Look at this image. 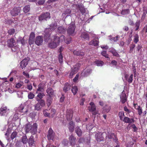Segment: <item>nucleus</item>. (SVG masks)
<instances>
[{
	"label": "nucleus",
	"instance_id": "nucleus-1",
	"mask_svg": "<svg viewBox=\"0 0 147 147\" xmlns=\"http://www.w3.org/2000/svg\"><path fill=\"white\" fill-rule=\"evenodd\" d=\"M53 41H51L48 44V46L51 49L56 48L59 44V41L58 36L55 35L53 36Z\"/></svg>",
	"mask_w": 147,
	"mask_h": 147
},
{
	"label": "nucleus",
	"instance_id": "nucleus-2",
	"mask_svg": "<svg viewBox=\"0 0 147 147\" xmlns=\"http://www.w3.org/2000/svg\"><path fill=\"white\" fill-rule=\"evenodd\" d=\"M76 26L75 24L73 23H71L68 26L67 29V34L70 35H74Z\"/></svg>",
	"mask_w": 147,
	"mask_h": 147
},
{
	"label": "nucleus",
	"instance_id": "nucleus-3",
	"mask_svg": "<svg viewBox=\"0 0 147 147\" xmlns=\"http://www.w3.org/2000/svg\"><path fill=\"white\" fill-rule=\"evenodd\" d=\"M51 18L50 14L49 12H46L42 13L38 17L39 20L40 21L47 20Z\"/></svg>",
	"mask_w": 147,
	"mask_h": 147
},
{
	"label": "nucleus",
	"instance_id": "nucleus-4",
	"mask_svg": "<svg viewBox=\"0 0 147 147\" xmlns=\"http://www.w3.org/2000/svg\"><path fill=\"white\" fill-rule=\"evenodd\" d=\"M51 31H50V29L46 28L45 31V34L44 35V39L45 42H47L51 39Z\"/></svg>",
	"mask_w": 147,
	"mask_h": 147
},
{
	"label": "nucleus",
	"instance_id": "nucleus-5",
	"mask_svg": "<svg viewBox=\"0 0 147 147\" xmlns=\"http://www.w3.org/2000/svg\"><path fill=\"white\" fill-rule=\"evenodd\" d=\"M45 105V101L41 100L40 101H38L37 103L34 106V109L37 111H39Z\"/></svg>",
	"mask_w": 147,
	"mask_h": 147
},
{
	"label": "nucleus",
	"instance_id": "nucleus-6",
	"mask_svg": "<svg viewBox=\"0 0 147 147\" xmlns=\"http://www.w3.org/2000/svg\"><path fill=\"white\" fill-rule=\"evenodd\" d=\"M47 136L49 140H54L55 137V133L51 128H50L48 130Z\"/></svg>",
	"mask_w": 147,
	"mask_h": 147
},
{
	"label": "nucleus",
	"instance_id": "nucleus-7",
	"mask_svg": "<svg viewBox=\"0 0 147 147\" xmlns=\"http://www.w3.org/2000/svg\"><path fill=\"white\" fill-rule=\"evenodd\" d=\"M9 112V109L7 107H2L0 109V115L1 116H6Z\"/></svg>",
	"mask_w": 147,
	"mask_h": 147
},
{
	"label": "nucleus",
	"instance_id": "nucleus-8",
	"mask_svg": "<svg viewBox=\"0 0 147 147\" xmlns=\"http://www.w3.org/2000/svg\"><path fill=\"white\" fill-rule=\"evenodd\" d=\"M21 10L20 7H15L11 11V13L12 16H16L19 15Z\"/></svg>",
	"mask_w": 147,
	"mask_h": 147
},
{
	"label": "nucleus",
	"instance_id": "nucleus-9",
	"mask_svg": "<svg viewBox=\"0 0 147 147\" xmlns=\"http://www.w3.org/2000/svg\"><path fill=\"white\" fill-rule=\"evenodd\" d=\"M90 106L89 107L88 110L89 111L91 112H92V114L93 115H96L97 112L96 111V107L94 103L91 102L90 103Z\"/></svg>",
	"mask_w": 147,
	"mask_h": 147
},
{
	"label": "nucleus",
	"instance_id": "nucleus-10",
	"mask_svg": "<svg viewBox=\"0 0 147 147\" xmlns=\"http://www.w3.org/2000/svg\"><path fill=\"white\" fill-rule=\"evenodd\" d=\"M43 41L42 36H38L36 37L35 42L37 45L39 46L42 45Z\"/></svg>",
	"mask_w": 147,
	"mask_h": 147
},
{
	"label": "nucleus",
	"instance_id": "nucleus-11",
	"mask_svg": "<svg viewBox=\"0 0 147 147\" xmlns=\"http://www.w3.org/2000/svg\"><path fill=\"white\" fill-rule=\"evenodd\" d=\"M35 37V34L34 32H32L30 33L28 39V43L29 45H31L34 44Z\"/></svg>",
	"mask_w": 147,
	"mask_h": 147
},
{
	"label": "nucleus",
	"instance_id": "nucleus-12",
	"mask_svg": "<svg viewBox=\"0 0 147 147\" xmlns=\"http://www.w3.org/2000/svg\"><path fill=\"white\" fill-rule=\"evenodd\" d=\"M73 113V111L72 110L69 109L67 110L66 117L68 121H70L72 119Z\"/></svg>",
	"mask_w": 147,
	"mask_h": 147
},
{
	"label": "nucleus",
	"instance_id": "nucleus-13",
	"mask_svg": "<svg viewBox=\"0 0 147 147\" xmlns=\"http://www.w3.org/2000/svg\"><path fill=\"white\" fill-rule=\"evenodd\" d=\"M19 112L23 113L24 114L26 113L28 111L27 107L26 106L21 105L18 108Z\"/></svg>",
	"mask_w": 147,
	"mask_h": 147
},
{
	"label": "nucleus",
	"instance_id": "nucleus-14",
	"mask_svg": "<svg viewBox=\"0 0 147 147\" xmlns=\"http://www.w3.org/2000/svg\"><path fill=\"white\" fill-rule=\"evenodd\" d=\"M28 58H26L21 61L20 63V67L23 69L28 64V62L29 61Z\"/></svg>",
	"mask_w": 147,
	"mask_h": 147
},
{
	"label": "nucleus",
	"instance_id": "nucleus-15",
	"mask_svg": "<svg viewBox=\"0 0 147 147\" xmlns=\"http://www.w3.org/2000/svg\"><path fill=\"white\" fill-rule=\"evenodd\" d=\"M45 86V83L44 82H42L38 85L37 90L38 91L43 92L44 91Z\"/></svg>",
	"mask_w": 147,
	"mask_h": 147
},
{
	"label": "nucleus",
	"instance_id": "nucleus-16",
	"mask_svg": "<svg viewBox=\"0 0 147 147\" xmlns=\"http://www.w3.org/2000/svg\"><path fill=\"white\" fill-rule=\"evenodd\" d=\"M37 130V125L36 123H34L32 125L31 129L30 132L33 135L35 134Z\"/></svg>",
	"mask_w": 147,
	"mask_h": 147
},
{
	"label": "nucleus",
	"instance_id": "nucleus-17",
	"mask_svg": "<svg viewBox=\"0 0 147 147\" xmlns=\"http://www.w3.org/2000/svg\"><path fill=\"white\" fill-rule=\"evenodd\" d=\"M92 72V69L90 68H86L82 73V75L84 76H87Z\"/></svg>",
	"mask_w": 147,
	"mask_h": 147
},
{
	"label": "nucleus",
	"instance_id": "nucleus-18",
	"mask_svg": "<svg viewBox=\"0 0 147 147\" xmlns=\"http://www.w3.org/2000/svg\"><path fill=\"white\" fill-rule=\"evenodd\" d=\"M45 96V94L43 93L39 92L35 97L36 100L37 101H40L41 100L45 101L42 99L43 97Z\"/></svg>",
	"mask_w": 147,
	"mask_h": 147
},
{
	"label": "nucleus",
	"instance_id": "nucleus-19",
	"mask_svg": "<svg viewBox=\"0 0 147 147\" xmlns=\"http://www.w3.org/2000/svg\"><path fill=\"white\" fill-rule=\"evenodd\" d=\"M76 140V138L73 135H71L70 136L69 138V141L71 146H74Z\"/></svg>",
	"mask_w": 147,
	"mask_h": 147
},
{
	"label": "nucleus",
	"instance_id": "nucleus-20",
	"mask_svg": "<svg viewBox=\"0 0 147 147\" xmlns=\"http://www.w3.org/2000/svg\"><path fill=\"white\" fill-rule=\"evenodd\" d=\"M28 143L30 146H34L35 145L34 139L33 136H31L28 139Z\"/></svg>",
	"mask_w": 147,
	"mask_h": 147
},
{
	"label": "nucleus",
	"instance_id": "nucleus-21",
	"mask_svg": "<svg viewBox=\"0 0 147 147\" xmlns=\"http://www.w3.org/2000/svg\"><path fill=\"white\" fill-rule=\"evenodd\" d=\"M123 122L126 123H130L134 121L133 119H130L127 117H125L122 120Z\"/></svg>",
	"mask_w": 147,
	"mask_h": 147
},
{
	"label": "nucleus",
	"instance_id": "nucleus-22",
	"mask_svg": "<svg viewBox=\"0 0 147 147\" xmlns=\"http://www.w3.org/2000/svg\"><path fill=\"white\" fill-rule=\"evenodd\" d=\"M8 46L10 47H13L16 45V42L13 38H12L7 41Z\"/></svg>",
	"mask_w": 147,
	"mask_h": 147
},
{
	"label": "nucleus",
	"instance_id": "nucleus-23",
	"mask_svg": "<svg viewBox=\"0 0 147 147\" xmlns=\"http://www.w3.org/2000/svg\"><path fill=\"white\" fill-rule=\"evenodd\" d=\"M76 133L79 137L82 136V131L80 128L79 127L77 126L75 128Z\"/></svg>",
	"mask_w": 147,
	"mask_h": 147
},
{
	"label": "nucleus",
	"instance_id": "nucleus-24",
	"mask_svg": "<svg viewBox=\"0 0 147 147\" xmlns=\"http://www.w3.org/2000/svg\"><path fill=\"white\" fill-rule=\"evenodd\" d=\"M121 101L123 104L124 103L127 101V97L126 94L123 92H122L120 96Z\"/></svg>",
	"mask_w": 147,
	"mask_h": 147
},
{
	"label": "nucleus",
	"instance_id": "nucleus-25",
	"mask_svg": "<svg viewBox=\"0 0 147 147\" xmlns=\"http://www.w3.org/2000/svg\"><path fill=\"white\" fill-rule=\"evenodd\" d=\"M99 41L98 40L94 39L91 41L89 43V45H93L94 46H97L98 45Z\"/></svg>",
	"mask_w": 147,
	"mask_h": 147
},
{
	"label": "nucleus",
	"instance_id": "nucleus-26",
	"mask_svg": "<svg viewBox=\"0 0 147 147\" xmlns=\"http://www.w3.org/2000/svg\"><path fill=\"white\" fill-rule=\"evenodd\" d=\"M73 53L74 55L79 56H82L84 55V53L80 50L78 51L75 50L74 51Z\"/></svg>",
	"mask_w": 147,
	"mask_h": 147
},
{
	"label": "nucleus",
	"instance_id": "nucleus-27",
	"mask_svg": "<svg viewBox=\"0 0 147 147\" xmlns=\"http://www.w3.org/2000/svg\"><path fill=\"white\" fill-rule=\"evenodd\" d=\"M80 66V63H77L73 67V68H72L71 69L74 71V72L76 73L78 72V70Z\"/></svg>",
	"mask_w": 147,
	"mask_h": 147
},
{
	"label": "nucleus",
	"instance_id": "nucleus-28",
	"mask_svg": "<svg viewBox=\"0 0 147 147\" xmlns=\"http://www.w3.org/2000/svg\"><path fill=\"white\" fill-rule=\"evenodd\" d=\"M109 52L111 53L113 56L116 57H119V55L116 50L112 48L109 49Z\"/></svg>",
	"mask_w": 147,
	"mask_h": 147
},
{
	"label": "nucleus",
	"instance_id": "nucleus-29",
	"mask_svg": "<svg viewBox=\"0 0 147 147\" xmlns=\"http://www.w3.org/2000/svg\"><path fill=\"white\" fill-rule=\"evenodd\" d=\"M74 124L72 121H70L69 124V131L71 132H72L74 130Z\"/></svg>",
	"mask_w": 147,
	"mask_h": 147
},
{
	"label": "nucleus",
	"instance_id": "nucleus-30",
	"mask_svg": "<svg viewBox=\"0 0 147 147\" xmlns=\"http://www.w3.org/2000/svg\"><path fill=\"white\" fill-rule=\"evenodd\" d=\"M59 38V43L60 42L63 41H65V43L67 44H68L70 43V42L69 40H67L65 38V36L63 35H62L60 36V37H58Z\"/></svg>",
	"mask_w": 147,
	"mask_h": 147
},
{
	"label": "nucleus",
	"instance_id": "nucleus-31",
	"mask_svg": "<svg viewBox=\"0 0 147 147\" xmlns=\"http://www.w3.org/2000/svg\"><path fill=\"white\" fill-rule=\"evenodd\" d=\"M31 124L30 123H28L25 125V129L26 133L29 132L31 130Z\"/></svg>",
	"mask_w": 147,
	"mask_h": 147
},
{
	"label": "nucleus",
	"instance_id": "nucleus-32",
	"mask_svg": "<svg viewBox=\"0 0 147 147\" xmlns=\"http://www.w3.org/2000/svg\"><path fill=\"white\" fill-rule=\"evenodd\" d=\"M81 38L86 40H88L89 39L88 34L86 32H82L81 35Z\"/></svg>",
	"mask_w": 147,
	"mask_h": 147
},
{
	"label": "nucleus",
	"instance_id": "nucleus-33",
	"mask_svg": "<svg viewBox=\"0 0 147 147\" xmlns=\"http://www.w3.org/2000/svg\"><path fill=\"white\" fill-rule=\"evenodd\" d=\"M57 26V24L55 22L54 23H53L50 25V28H48L50 29V31L53 30L56 28Z\"/></svg>",
	"mask_w": 147,
	"mask_h": 147
},
{
	"label": "nucleus",
	"instance_id": "nucleus-34",
	"mask_svg": "<svg viewBox=\"0 0 147 147\" xmlns=\"http://www.w3.org/2000/svg\"><path fill=\"white\" fill-rule=\"evenodd\" d=\"M46 92L49 96H51V95H53L54 93V90L51 88H49L46 90Z\"/></svg>",
	"mask_w": 147,
	"mask_h": 147
},
{
	"label": "nucleus",
	"instance_id": "nucleus-35",
	"mask_svg": "<svg viewBox=\"0 0 147 147\" xmlns=\"http://www.w3.org/2000/svg\"><path fill=\"white\" fill-rule=\"evenodd\" d=\"M57 31L59 33H64L65 31V29L62 26H60L58 28Z\"/></svg>",
	"mask_w": 147,
	"mask_h": 147
},
{
	"label": "nucleus",
	"instance_id": "nucleus-36",
	"mask_svg": "<svg viewBox=\"0 0 147 147\" xmlns=\"http://www.w3.org/2000/svg\"><path fill=\"white\" fill-rule=\"evenodd\" d=\"M70 86L68 83H66L63 88V90L64 92H66L70 90Z\"/></svg>",
	"mask_w": 147,
	"mask_h": 147
},
{
	"label": "nucleus",
	"instance_id": "nucleus-37",
	"mask_svg": "<svg viewBox=\"0 0 147 147\" xmlns=\"http://www.w3.org/2000/svg\"><path fill=\"white\" fill-rule=\"evenodd\" d=\"M96 139L97 141L100 142L103 140L104 138L102 134L97 135H96Z\"/></svg>",
	"mask_w": 147,
	"mask_h": 147
},
{
	"label": "nucleus",
	"instance_id": "nucleus-38",
	"mask_svg": "<svg viewBox=\"0 0 147 147\" xmlns=\"http://www.w3.org/2000/svg\"><path fill=\"white\" fill-rule=\"evenodd\" d=\"M17 42L19 43L20 42L22 45H24L25 43V40L24 38H22V37H19L18 39L17 40Z\"/></svg>",
	"mask_w": 147,
	"mask_h": 147
},
{
	"label": "nucleus",
	"instance_id": "nucleus-39",
	"mask_svg": "<svg viewBox=\"0 0 147 147\" xmlns=\"http://www.w3.org/2000/svg\"><path fill=\"white\" fill-rule=\"evenodd\" d=\"M111 109L110 106L107 105H105L103 108L104 112L106 113L109 112L110 111Z\"/></svg>",
	"mask_w": 147,
	"mask_h": 147
},
{
	"label": "nucleus",
	"instance_id": "nucleus-40",
	"mask_svg": "<svg viewBox=\"0 0 147 147\" xmlns=\"http://www.w3.org/2000/svg\"><path fill=\"white\" fill-rule=\"evenodd\" d=\"M28 139L26 135L22 136V142L24 144H26L28 142Z\"/></svg>",
	"mask_w": 147,
	"mask_h": 147
},
{
	"label": "nucleus",
	"instance_id": "nucleus-41",
	"mask_svg": "<svg viewBox=\"0 0 147 147\" xmlns=\"http://www.w3.org/2000/svg\"><path fill=\"white\" fill-rule=\"evenodd\" d=\"M130 11L129 9H123L122 10L121 13L123 15L128 14L129 13Z\"/></svg>",
	"mask_w": 147,
	"mask_h": 147
},
{
	"label": "nucleus",
	"instance_id": "nucleus-42",
	"mask_svg": "<svg viewBox=\"0 0 147 147\" xmlns=\"http://www.w3.org/2000/svg\"><path fill=\"white\" fill-rule=\"evenodd\" d=\"M23 84L24 83L23 82H20L16 84V87L17 88H19L22 87V88H23L24 87V86H23Z\"/></svg>",
	"mask_w": 147,
	"mask_h": 147
},
{
	"label": "nucleus",
	"instance_id": "nucleus-43",
	"mask_svg": "<svg viewBox=\"0 0 147 147\" xmlns=\"http://www.w3.org/2000/svg\"><path fill=\"white\" fill-rule=\"evenodd\" d=\"M78 91V89L77 86H74L72 87L71 91L74 95H75L76 94Z\"/></svg>",
	"mask_w": 147,
	"mask_h": 147
},
{
	"label": "nucleus",
	"instance_id": "nucleus-44",
	"mask_svg": "<svg viewBox=\"0 0 147 147\" xmlns=\"http://www.w3.org/2000/svg\"><path fill=\"white\" fill-rule=\"evenodd\" d=\"M30 10V7L29 5L25 6L23 8V11L25 13L28 12Z\"/></svg>",
	"mask_w": 147,
	"mask_h": 147
},
{
	"label": "nucleus",
	"instance_id": "nucleus-45",
	"mask_svg": "<svg viewBox=\"0 0 147 147\" xmlns=\"http://www.w3.org/2000/svg\"><path fill=\"white\" fill-rule=\"evenodd\" d=\"M47 105L48 106H49L51 105L52 102V98L51 96H49L47 97Z\"/></svg>",
	"mask_w": 147,
	"mask_h": 147
},
{
	"label": "nucleus",
	"instance_id": "nucleus-46",
	"mask_svg": "<svg viewBox=\"0 0 147 147\" xmlns=\"http://www.w3.org/2000/svg\"><path fill=\"white\" fill-rule=\"evenodd\" d=\"M139 36L138 34H136L134 36V42L137 43L139 41Z\"/></svg>",
	"mask_w": 147,
	"mask_h": 147
},
{
	"label": "nucleus",
	"instance_id": "nucleus-47",
	"mask_svg": "<svg viewBox=\"0 0 147 147\" xmlns=\"http://www.w3.org/2000/svg\"><path fill=\"white\" fill-rule=\"evenodd\" d=\"M119 116L120 119L121 120H122L123 119V117L125 116L124 113L122 111L120 112L119 113Z\"/></svg>",
	"mask_w": 147,
	"mask_h": 147
},
{
	"label": "nucleus",
	"instance_id": "nucleus-48",
	"mask_svg": "<svg viewBox=\"0 0 147 147\" xmlns=\"http://www.w3.org/2000/svg\"><path fill=\"white\" fill-rule=\"evenodd\" d=\"M79 9L80 12L82 13V14H83L84 13H85L86 9L83 6H79Z\"/></svg>",
	"mask_w": 147,
	"mask_h": 147
},
{
	"label": "nucleus",
	"instance_id": "nucleus-49",
	"mask_svg": "<svg viewBox=\"0 0 147 147\" xmlns=\"http://www.w3.org/2000/svg\"><path fill=\"white\" fill-rule=\"evenodd\" d=\"M95 63L98 66H102L104 64L103 62L100 61H96Z\"/></svg>",
	"mask_w": 147,
	"mask_h": 147
},
{
	"label": "nucleus",
	"instance_id": "nucleus-50",
	"mask_svg": "<svg viewBox=\"0 0 147 147\" xmlns=\"http://www.w3.org/2000/svg\"><path fill=\"white\" fill-rule=\"evenodd\" d=\"M135 46V45L134 43H132L131 44L130 46V50L129 51V53H132L133 51V49L134 48Z\"/></svg>",
	"mask_w": 147,
	"mask_h": 147
},
{
	"label": "nucleus",
	"instance_id": "nucleus-51",
	"mask_svg": "<svg viewBox=\"0 0 147 147\" xmlns=\"http://www.w3.org/2000/svg\"><path fill=\"white\" fill-rule=\"evenodd\" d=\"M58 59L59 62L61 63H62L63 61V57L61 53H60Z\"/></svg>",
	"mask_w": 147,
	"mask_h": 147
},
{
	"label": "nucleus",
	"instance_id": "nucleus-52",
	"mask_svg": "<svg viewBox=\"0 0 147 147\" xmlns=\"http://www.w3.org/2000/svg\"><path fill=\"white\" fill-rule=\"evenodd\" d=\"M140 22L139 20H138L136 22L135 25V27H136V30H137L139 29L140 25Z\"/></svg>",
	"mask_w": 147,
	"mask_h": 147
},
{
	"label": "nucleus",
	"instance_id": "nucleus-53",
	"mask_svg": "<svg viewBox=\"0 0 147 147\" xmlns=\"http://www.w3.org/2000/svg\"><path fill=\"white\" fill-rule=\"evenodd\" d=\"M34 94L32 92H30L29 94H28V97L29 99H32L34 98Z\"/></svg>",
	"mask_w": 147,
	"mask_h": 147
},
{
	"label": "nucleus",
	"instance_id": "nucleus-54",
	"mask_svg": "<svg viewBox=\"0 0 147 147\" xmlns=\"http://www.w3.org/2000/svg\"><path fill=\"white\" fill-rule=\"evenodd\" d=\"M56 113V111L55 109H51L50 114L51 115V116L52 117H53L55 115Z\"/></svg>",
	"mask_w": 147,
	"mask_h": 147
},
{
	"label": "nucleus",
	"instance_id": "nucleus-55",
	"mask_svg": "<svg viewBox=\"0 0 147 147\" xmlns=\"http://www.w3.org/2000/svg\"><path fill=\"white\" fill-rule=\"evenodd\" d=\"M17 135V133L16 132H13L11 136V138L12 140L14 139L16 136Z\"/></svg>",
	"mask_w": 147,
	"mask_h": 147
},
{
	"label": "nucleus",
	"instance_id": "nucleus-56",
	"mask_svg": "<svg viewBox=\"0 0 147 147\" xmlns=\"http://www.w3.org/2000/svg\"><path fill=\"white\" fill-rule=\"evenodd\" d=\"M102 55L106 58H108V55L107 54L106 51H104L101 52Z\"/></svg>",
	"mask_w": 147,
	"mask_h": 147
},
{
	"label": "nucleus",
	"instance_id": "nucleus-57",
	"mask_svg": "<svg viewBox=\"0 0 147 147\" xmlns=\"http://www.w3.org/2000/svg\"><path fill=\"white\" fill-rule=\"evenodd\" d=\"M129 83H131L133 81V74H131L130 75L128 79L127 80Z\"/></svg>",
	"mask_w": 147,
	"mask_h": 147
},
{
	"label": "nucleus",
	"instance_id": "nucleus-58",
	"mask_svg": "<svg viewBox=\"0 0 147 147\" xmlns=\"http://www.w3.org/2000/svg\"><path fill=\"white\" fill-rule=\"evenodd\" d=\"M15 32V30L14 29H9L8 31V33L10 35H12Z\"/></svg>",
	"mask_w": 147,
	"mask_h": 147
},
{
	"label": "nucleus",
	"instance_id": "nucleus-59",
	"mask_svg": "<svg viewBox=\"0 0 147 147\" xmlns=\"http://www.w3.org/2000/svg\"><path fill=\"white\" fill-rule=\"evenodd\" d=\"M76 73L73 71L72 70H71V71L70 72L69 75V77L70 78H71L73 77V75L75 74Z\"/></svg>",
	"mask_w": 147,
	"mask_h": 147
},
{
	"label": "nucleus",
	"instance_id": "nucleus-60",
	"mask_svg": "<svg viewBox=\"0 0 147 147\" xmlns=\"http://www.w3.org/2000/svg\"><path fill=\"white\" fill-rule=\"evenodd\" d=\"M71 11L70 9H67L65 11L64 14H68L71 13Z\"/></svg>",
	"mask_w": 147,
	"mask_h": 147
},
{
	"label": "nucleus",
	"instance_id": "nucleus-61",
	"mask_svg": "<svg viewBox=\"0 0 147 147\" xmlns=\"http://www.w3.org/2000/svg\"><path fill=\"white\" fill-rule=\"evenodd\" d=\"M138 113L139 115H141L142 113V110L140 106H138L137 108Z\"/></svg>",
	"mask_w": 147,
	"mask_h": 147
},
{
	"label": "nucleus",
	"instance_id": "nucleus-62",
	"mask_svg": "<svg viewBox=\"0 0 147 147\" xmlns=\"http://www.w3.org/2000/svg\"><path fill=\"white\" fill-rule=\"evenodd\" d=\"M118 36H116L114 37H112L111 38V41H113L114 42H116L118 40Z\"/></svg>",
	"mask_w": 147,
	"mask_h": 147
},
{
	"label": "nucleus",
	"instance_id": "nucleus-63",
	"mask_svg": "<svg viewBox=\"0 0 147 147\" xmlns=\"http://www.w3.org/2000/svg\"><path fill=\"white\" fill-rule=\"evenodd\" d=\"M45 0H39L37 3L39 5H42L45 3Z\"/></svg>",
	"mask_w": 147,
	"mask_h": 147
},
{
	"label": "nucleus",
	"instance_id": "nucleus-64",
	"mask_svg": "<svg viewBox=\"0 0 147 147\" xmlns=\"http://www.w3.org/2000/svg\"><path fill=\"white\" fill-rule=\"evenodd\" d=\"M131 127L134 129V131L135 132L138 129L135 124H133L132 125H131Z\"/></svg>",
	"mask_w": 147,
	"mask_h": 147
}]
</instances>
